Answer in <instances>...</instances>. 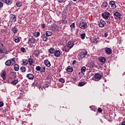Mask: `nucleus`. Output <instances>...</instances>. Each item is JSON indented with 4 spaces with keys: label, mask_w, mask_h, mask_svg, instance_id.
<instances>
[{
    "label": "nucleus",
    "mask_w": 125,
    "mask_h": 125,
    "mask_svg": "<svg viewBox=\"0 0 125 125\" xmlns=\"http://www.w3.org/2000/svg\"><path fill=\"white\" fill-rule=\"evenodd\" d=\"M52 36V32L50 31H47L45 32L42 33L41 38H42L43 42H47V40L48 39V37H51Z\"/></svg>",
    "instance_id": "1"
},
{
    "label": "nucleus",
    "mask_w": 125,
    "mask_h": 125,
    "mask_svg": "<svg viewBox=\"0 0 125 125\" xmlns=\"http://www.w3.org/2000/svg\"><path fill=\"white\" fill-rule=\"evenodd\" d=\"M79 27L82 30H84L87 28V23L85 21H80L79 24Z\"/></svg>",
    "instance_id": "2"
},
{
    "label": "nucleus",
    "mask_w": 125,
    "mask_h": 125,
    "mask_svg": "<svg viewBox=\"0 0 125 125\" xmlns=\"http://www.w3.org/2000/svg\"><path fill=\"white\" fill-rule=\"evenodd\" d=\"M114 16L116 20H121L123 18V15L119 12L114 13Z\"/></svg>",
    "instance_id": "3"
},
{
    "label": "nucleus",
    "mask_w": 125,
    "mask_h": 125,
    "mask_svg": "<svg viewBox=\"0 0 125 125\" xmlns=\"http://www.w3.org/2000/svg\"><path fill=\"white\" fill-rule=\"evenodd\" d=\"M75 42H76V40L74 41H69L68 42L66 45L68 48H72L74 45H75Z\"/></svg>",
    "instance_id": "4"
},
{
    "label": "nucleus",
    "mask_w": 125,
    "mask_h": 125,
    "mask_svg": "<svg viewBox=\"0 0 125 125\" xmlns=\"http://www.w3.org/2000/svg\"><path fill=\"white\" fill-rule=\"evenodd\" d=\"M86 55H87V51L83 49L82 51L80 53V58L83 59V58H84Z\"/></svg>",
    "instance_id": "5"
},
{
    "label": "nucleus",
    "mask_w": 125,
    "mask_h": 125,
    "mask_svg": "<svg viewBox=\"0 0 125 125\" xmlns=\"http://www.w3.org/2000/svg\"><path fill=\"white\" fill-rule=\"evenodd\" d=\"M110 15V14L108 12H104V13H102V16L104 18V19L107 20L108 18H109V16Z\"/></svg>",
    "instance_id": "6"
},
{
    "label": "nucleus",
    "mask_w": 125,
    "mask_h": 125,
    "mask_svg": "<svg viewBox=\"0 0 125 125\" xmlns=\"http://www.w3.org/2000/svg\"><path fill=\"white\" fill-rule=\"evenodd\" d=\"M9 17H10V21H11V22H13L14 23V22H16V15L14 14H11V15H10Z\"/></svg>",
    "instance_id": "7"
},
{
    "label": "nucleus",
    "mask_w": 125,
    "mask_h": 125,
    "mask_svg": "<svg viewBox=\"0 0 125 125\" xmlns=\"http://www.w3.org/2000/svg\"><path fill=\"white\" fill-rule=\"evenodd\" d=\"M104 50L106 54L108 55H110L111 53H112V49L109 47H105L104 48Z\"/></svg>",
    "instance_id": "8"
},
{
    "label": "nucleus",
    "mask_w": 125,
    "mask_h": 125,
    "mask_svg": "<svg viewBox=\"0 0 125 125\" xmlns=\"http://www.w3.org/2000/svg\"><path fill=\"white\" fill-rule=\"evenodd\" d=\"M94 77L96 81H100V80H101V78H102V75L100 73H96Z\"/></svg>",
    "instance_id": "9"
},
{
    "label": "nucleus",
    "mask_w": 125,
    "mask_h": 125,
    "mask_svg": "<svg viewBox=\"0 0 125 125\" xmlns=\"http://www.w3.org/2000/svg\"><path fill=\"white\" fill-rule=\"evenodd\" d=\"M105 25H106V22L101 20L99 23V26L100 28H104V27H105Z\"/></svg>",
    "instance_id": "10"
},
{
    "label": "nucleus",
    "mask_w": 125,
    "mask_h": 125,
    "mask_svg": "<svg viewBox=\"0 0 125 125\" xmlns=\"http://www.w3.org/2000/svg\"><path fill=\"white\" fill-rule=\"evenodd\" d=\"M109 5L111 6V8L113 9H115L116 7H117V5H116V3L115 1L111 0L109 1Z\"/></svg>",
    "instance_id": "11"
},
{
    "label": "nucleus",
    "mask_w": 125,
    "mask_h": 125,
    "mask_svg": "<svg viewBox=\"0 0 125 125\" xmlns=\"http://www.w3.org/2000/svg\"><path fill=\"white\" fill-rule=\"evenodd\" d=\"M50 29L54 32H57L58 31V26L56 24H53L50 27Z\"/></svg>",
    "instance_id": "12"
},
{
    "label": "nucleus",
    "mask_w": 125,
    "mask_h": 125,
    "mask_svg": "<svg viewBox=\"0 0 125 125\" xmlns=\"http://www.w3.org/2000/svg\"><path fill=\"white\" fill-rule=\"evenodd\" d=\"M54 54L56 57H60L61 56V52L59 50H56Z\"/></svg>",
    "instance_id": "13"
},
{
    "label": "nucleus",
    "mask_w": 125,
    "mask_h": 125,
    "mask_svg": "<svg viewBox=\"0 0 125 125\" xmlns=\"http://www.w3.org/2000/svg\"><path fill=\"white\" fill-rule=\"evenodd\" d=\"M26 78H27L28 80H34L35 76H34V74L32 73H29L26 75Z\"/></svg>",
    "instance_id": "14"
},
{
    "label": "nucleus",
    "mask_w": 125,
    "mask_h": 125,
    "mask_svg": "<svg viewBox=\"0 0 125 125\" xmlns=\"http://www.w3.org/2000/svg\"><path fill=\"white\" fill-rule=\"evenodd\" d=\"M1 77L3 80H5L6 79V71L2 70L1 73Z\"/></svg>",
    "instance_id": "15"
},
{
    "label": "nucleus",
    "mask_w": 125,
    "mask_h": 125,
    "mask_svg": "<svg viewBox=\"0 0 125 125\" xmlns=\"http://www.w3.org/2000/svg\"><path fill=\"white\" fill-rule=\"evenodd\" d=\"M36 42H37V40H36V39L34 38V37H31L28 39V42L30 43H36Z\"/></svg>",
    "instance_id": "16"
},
{
    "label": "nucleus",
    "mask_w": 125,
    "mask_h": 125,
    "mask_svg": "<svg viewBox=\"0 0 125 125\" xmlns=\"http://www.w3.org/2000/svg\"><path fill=\"white\" fill-rule=\"evenodd\" d=\"M12 32H13L14 34H17L18 32V29L17 28V27L16 26H15L12 28L11 29Z\"/></svg>",
    "instance_id": "17"
},
{
    "label": "nucleus",
    "mask_w": 125,
    "mask_h": 125,
    "mask_svg": "<svg viewBox=\"0 0 125 125\" xmlns=\"http://www.w3.org/2000/svg\"><path fill=\"white\" fill-rule=\"evenodd\" d=\"M44 63L45 66H46L47 67H48V68H49V67L51 66V64H50V62H49V61H48V60H45L44 61Z\"/></svg>",
    "instance_id": "18"
},
{
    "label": "nucleus",
    "mask_w": 125,
    "mask_h": 125,
    "mask_svg": "<svg viewBox=\"0 0 125 125\" xmlns=\"http://www.w3.org/2000/svg\"><path fill=\"white\" fill-rule=\"evenodd\" d=\"M99 61L102 63H105L106 62V58L104 57H100L99 58Z\"/></svg>",
    "instance_id": "19"
},
{
    "label": "nucleus",
    "mask_w": 125,
    "mask_h": 125,
    "mask_svg": "<svg viewBox=\"0 0 125 125\" xmlns=\"http://www.w3.org/2000/svg\"><path fill=\"white\" fill-rule=\"evenodd\" d=\"M13 2V0H5V3L7 4V5H11L12 4Z\"/></svg>",
    "instance_id": "20"
},
{
    "label": "nucleus",
    "mask_w": 125,
    "mask_h": 125,
    "mask_svg": "<svg viewBox=\"0 0 125 125\" xmlns=\"http://www.w3.org/2000/svg\"><path fill=\"white\" fill-rule=\"evenodd\" d=\"M48 52L49 53H50V54H54L55 52V49L51 47L49 50H48Z\"/></svg>",
    "instance_id": "21"
},
{
    "label": "nucleus",
    "mask_w": 125,
    "mask_h": 125,
    "mask_svg": "<svg viewBox=\"0 0 125 125\" xmlns=\"http://www.w3.org/2000/svg\"><path fill=\"white\" fill-rule=\"evenodd\" d=\"M34 54L36 57H39L40 55V51L35 50L34 52Z\"/></svg>",
    "instance_id": "22"
},
{
    "label": "nucleus",
    "mask_w": 125,
    "mask_h": 125,
    "mask_svg": "<svg viewBox=\"0 0 125 125\" xmlns=\"http://www.w3.org/2000/svg\"><path fill=\"white\" fill-rule=\"evenodd\" d=\"M14 40L15 41V42L16 43H18V42H20V38L18 36H15V37L14 38Z\"/></svg>",
    "instance_id": "23"
},
{
    "label": "nucleus",
    "mask_w": 125,
    "mask_h": 125,
    "mask_svg": "<svg viewBox=\"0 0 125 125\" xmlns=\"http://www.w3.org/2000/svg\"><path fill=\"white\" fill-rule=\"evenodd\" d=\"M10 75L12 78H14V79H16V77L17 76V75L16 74V72H11L10 73Z\"/></svg>",
    "instance_id": "24"
},
{
    "label": "nucleus",
    "mask_w": 125,
    "mask_h": 125,
    "mask_svg": "<svg viewBox=\"0 0 125 125\" xmlns=\"http://www.w3.org/2000/svg\"><path fill=\"white\" fill-rule=\"evenodd\" d=\"M40 35H41V34L39 32H35L33 34V35L34 37H35V38H39V37H40Z\"/></svg>",
    "instance_id": "25"
},
{
    "label": "nucleus",
    "mask_w": 125,
    "mask_h": 125,
    "mask_svg": "<svg viewBox=\"0 0 125 125\" xmlns=\"http://www.w3.org/2000/svg\"><path fill=\"white\" fill-rule=\"evenodd\" d=\"M28 62L30 65V66H32L33 65V63H34V60L33 59H28Z\"/></svg>",
    "instance_id": "26"
},
{
    "label": "nucleus",
    "mask_w": 125,
    "mask_h": 125,
    "mask_svg": "<svg viewBox=\"0 0 125 125\" xmlns=\"http://www.w3.org/2000/svg\"><path fill=\"white\" fill-rule=\"evenodd\" d=\"M11 61L8 60L5 63L6 66L9 67L11 65Z\"/></svg>",
    "instance_id": "27"
},
{
    "label": "nucleus",
    "mask_w": 125,
    "mask_h": 125,
    "mask_svg": "<svg viewBox=\"0 0 125 125\" xmlns=\"http://www.w3.org/2000/svg\"><path fill=\"white\" fill-rule=\"evenodd\" d=\"M28 60L27 59H23L22 60V64L24 66H27L28 65Z\"/></svg>",
    "instance_id": "28"
},
{
    "label": "nucleus",
    "mask_w": 125,
    "mask_h": 125,
    "mask_svg": "<svg viewBox=\"0 0 125 125\" xmlns=\"http://www.w3.org/2000/svg\"><path fill=\"white\" fill-rule=\"evenodd\" d=\"M44 72H45V66H44V65H42L40 72L44 73Z\"/></svg>",
    "instance_id": "29"
},
{
    "label": "nucleus",
    "mask_w": 125,
    "mask_h": 125,
    "mask_svg": "<svg viewBox=\"0 0 125 125\" xmlns=\"http://www.w3.org/2000/svg\"><path fill=\"white\" fill-rule=\"evenodd\" d=\"M15 71H19V65L16 64L14 65Z\"/></svg>",
    "instance_id": "30"
},
{
    "label": "nucleus",
    "mask_w": 125,
    "mask_h": 125,
    "mask_svg": "<svg viewBox=\"0 0 125 125\" xmlns=\"http://www.w3.org/2000/svg\"><path fill=\"white\" fill-rule=\"evenodd\" d=\"M73 67H71V66H68L67 67V72H73Z\"/></svg>",
    "instance_id": "31"
},
{
    "label": "nucleus",
    "mask_w": 125,
    "mask_h": 125,
    "mask_svg": "<svg viewBox=\"0 0 125 125\" xmlns=\"http://www.w3.org/2000/svg\"><path fill=\"white\" fill-rule=\"evenodd\" d=\"M108 5V2L105 1L103 2V4H102L103 7H104V8H106V7H107Z\"/></svg>",
    "instance_id": "32"
},
{
    "label": "nucleus",
    "mask_w": 125,
    "mask_h": 125,
    "mask_svg": "<svg viewBox=\"0 0 125 125\" xmlns=\"http://www.w3.org/2000/svg\"><path fill=\"white\" fill-rule=\"evenodd\" d=\"M20 70L22 73H25V72H26V67L25 66H21Z\"/></svg>",
    "instance_id": "33"
},
{
    "label": "nucleus",
    "mask_w": 125,
    "mask_h": 125,
    "mask_svg": "<svg viewBox=\"0 0 125 125\" xmlns=\"http://www.w3.org/2000/svg\"><path fill=\"white\" fill-rule=\"evenodd\" d=\"M11 83L12 84H14V85L17 84V83H18V80H13L11 82Z\"/></svg>",
    "instance_id": "34"
},
{
    "label": "nucleus",
    "mask_w": 125,
    "mask_h": 125,
    "mask_svg": "<svg viewBox=\"0 0 125 125\" xmlns=\"http://www.w3.org/2000/svg\"><path fill=\"white\" fill-rule=\"evenodd\" d=\"M81 73H84L86 71V67L85 66H82L81 69Z\"/></svg>",
    "instance_id": "35"
},
{
    "label": "nucleus",
    "mask_w": 125,
    "mask_h": 125,
    "mask_svg": "<svg viewBox=\"0 0 125 125\" xmlns=\"http://www.w3.org/2000/svg\"><path fill=\"white\" fill-rule=\"evenodd\" d=\"M84 84H85V82H80L78 84V86H83V85H84Z\"/></svg>",
    "instance_id": "36"
},
{
    "label": "nucleus",
    "mask_w": 125,
    "mask_h": 125,
    "mask_svg": "<svg viewBox=\"0 0 125 125\" xmlns=\"http://www.w3.org/2000/svg\"><path fill=\"white\" fill-rule=\"evenodd\" d=\"M80 37L82 40H84L85 39V33H83L81 34Z\"/></svg>",
    "instance_id": "37"
},
{
    "label": "nucleus",
    "mask_w": 125,
    "mask_h": 125,
    "mask_svg": "<svg viewBox=\"0 0 125 125\" xmlns=\"http://www.w3.org/2000/svg\"><path fill=\"white\" fill-rule=\"evenodd\" d=\"M91 66H92V68H98V65L95 64V63L92 62L91 64Z\"/></svg>",
    "instance_id": "38"
},
{
    "label": "nucleus",
    "mask_w": 125,
    "mask_h": 125,
    "mask_svg": "<svg viewBox=\"0 0 125 125\" xmlns=\"http://www.w3.org/2000/svg\"><path fill=\"white\" fill-rule=\"evenodd\" d=\"M16 5H17V6H18V7H21V6H22V3H21L19 1L17 2Z\"/></svg>",
    "instance_id": "39"
},
{
    "label": "nucleus",
    "mask_w": 125,
    "mask_h": 125,
    "mask_svg": "<svg viewBox=\"0 0 125 125\" xmlns=\"http://www.w3.org/2000/svg\"><path fill=\"white\" fill-rule=\"evenodd\" d=\"M59 81L62 83H65V80H64V79H63L62 78H59Z\"/></svg>",
    "instance_id": "40"
},
{
    "label": "nucleus",
    "mask_w": 125,
    "mask_h": 125,
    "mask_svg": "<svg viewBox=\"0 0 125 125\" xmlns=\"http://www.w3.org/2000/svg\"><path fill=\"white\" fill-rule=\"evenodd\" d=\"M42 69V67L40 66H37L36 67V70L37 71H40L41 72V70Z\"/></svg>",
    "instance_id": "41"
},
{
    "label": "nucleus",
    "mask_w": 125,
    "mask_h": 125,
    "mask_svg": "<svg viewBox=\"0 0 125 125\" xmlns=\"http://www.w3.org/2000/svg\"><path fill=\"white\" fill-rule=\"evenodd\" d=\"M58 2L60 3H65L66 2V0H57Z\"/></svg>",
    "instance_id": "42"
},
{
    "label": "nucleus",
    "mask_w": 125,
    "mask_h": 125,
    "mask_svg": "<svg viewBox=\"0 0 125 125\" xmlns=\"http://www.w3.org/2000/svg\"><path fill=\"white\" fill-rule=\"evenodd\" d=\"M93 42L94 43H97L98 42V40H97V38H94L93 39Z\"/></svg>",
    "instance_id": "43"
},
{
    "label": "nucleus",
    "mask_w": 125,
    "mask_h": 125,
    "mask_svg": "<svg viewBox=\"0 0 125 125\" xmlns=\"http://www.w3.org/2000/svg\"><path fill=\"white\" fill-rule=\"evenodd\" d=\"M21 52L24 53L26 52V49H25V48H24V47H21Z\"/></svg>",
    "instance_id": "44"
},
{
    "label": "nucleus",
    "mask_w": 125,
    "mask_h": 125,
    "mask_svg": "<svg viewBox=\"0 0 125 125\" xmlns=\"http://www.w3.org/2000/svg\"><path fill=\"white\" fill-rule=\"evenodd\" d=\"M70 27L71 28V29H73V28H76V26L75 25V22L72 23L70 25Z\"/></svg>",
    "instance_id": "45"
},
{
    "label": "nucleus",
    "mask_w": 125,
    "mask_h": 125,
    "mask_svg": "<svg viewBox=\"0 0 125 125\" xmlns=\"http://www.w3.org/2000/svg\"><path fill=\"white\" fill-rule=\"evenodd\" d=\"M33 86H37L38 85V81L35 80L34 83H33Z\"/></svg>",
    "instance_id": "46"
},
{
    "label": "nucleus",
    "mask_w": 125,
    "mask_h": 125,
    "mask_svg": "<svg viewBox=\"0 0 125 125\" xmlns=\"http://www.w3.org/2000/svg\"><path fill=\"white\" fill-rule=\"evenodd\" d=\"M4 48V47L3 46V44L2 43L0 42V49H3Z\"/></svg>",
    "instance_id": "47"
},
{
    "label": "nucleus",
    "mask_w": 125,
    "mask_h": 125,
    "mask_svg": "<svg viewBox=\"0 0 125 125\" xmlns=\"http://www.w3.org/2000/svg\"><path fill=\"white\" fill-rule=\"evenodd\" d=\"M70 49H71V48L65 47V52H69V51H70Z\"/></svg>",
    "instance_id": "48"
},
{
    "label": "nucleus",
    "mask_w": 125,
    "mask_h": 125,
    "mask_svg": "<svg viewBox=\"0 0 125 125\" xmlns=\"http://www.w3.org/2000/svg\"><path fill=\"white\" fill-rule=\"evenodd\" d=\"M41 27L42 29H45V23L42 24Z\"/></svg>",
    "instance_id": "49"
},
{
    "label": "nucleus",
    "mask_w": 125,
    "mask_h": 125,
    "mask_svg": "<svg viewBox=\"0 0 125 125\" xmlns=\"http://www.w3.org/2000/svg\"><path fill=\"white\" fill-rule=\"evenodd\" d=\"M3 7V3L0 1V8H2Z\"/></svg>",
    "instance_id": "50"
},
{
    "label": "nucleus",
    "mask_w": 125,
    "mask_h": 125,
    "mask_svg": "<svg viewBox=\"0 0 125 125\" xmlns=\"http://www.w3.org/2000/svg\"><path fill=\"white\" fill-rule=\"evenodd\" d=\"M11 61V62L12 63H15V59L13 58L12 59L10 60Z\"/></svg>",
    "instance_id": "51"
},
{
    "label": "nucleus",
    "mask_w": 125,
    "mask_h": 125,
    "mask_svg": "<svg viewBox=\"0 0 125 125\" xmlns=\"http://www.w3.org/2000/svg\"><path fill=\"white\" fill-rule=\"evenodd\" d=\"M49 85L48 84H44L43 85V87L44 88V87H48Z\"/></svg>",
    "instance_id": "52"
},
{
    "label": "nucleus",
    "mask_w": 125,
    "mask_h": 125,
    "mask_svg": "<svg viewBox=\"0 0 125 125\" xmlns=\"http://www.w3.org/2000/svg\"><path fill=\"white\" fill-rule=\"evenodd\" d=\"M106 23H107V25H110V24H111V21H110V18H109V20H108L106 21Z\"/></svg>",
    "instance_id": "53"
},
{
    "label": "nucleus",
    "mask_w": 125,
    "mask_h": 125,
    "mask_svg": "<svg viewBox=\"0 0 125 125\" xmlns=\"http://www.w3.org/2000/svg\"><path fill=\"white\" fill-rule=\"evenodd\" d=\"M98 111L99 112V113H102V109L100 107H99L98 108Z\"/></svg>",
    "instance_id": "54"
},
{
    "label": "nucleus",
    "mask_w": 125,
    "mask_h": 125,
    "mask_svg": "<svg viewBox=\"0 0 125 125\" xmlns=\"http://www.w3.org/2000/svg\"><path fill=\"white\" fill-rule=\"evenodd\" d=\"M51 76L50 75H48L47 77H46V79L47 80H51Z\"/></svg>",
    "instance_id": "55"
},
{
    "label": "nucleus",
    "mask_w": 125,
    "mask_h": 125,
    "mask_svg": "<svg viewBox=\"0 0 125 125\" xmlns=\"http://www.w3.org/2000/svg\"><path fill=\"white\" fill-rule=\"evenodd\" d=\"M73 3V1H71L67 5V6H71L72 5V4Z\"/></svg>",
    "instance_id": "56"
},
{
    "label": "nucleus",
    "mask_w": 125,
    "mask_h": 125,
    "mask_svg": "<svg viewBox=\"0 0 125 125\" xmlns=\"http://www.w3.org/2000/svg\"><path fill=\"white\" fill-rule=\"evenodd\" d=\"M3 106V102H0V107H2Z\"/></svg>",
    "instance_id": "57"
},
{
    "label": "nucleus",
    "mask_w": 125,
    "mask_h": 125,
    "mask_svg": "<svg viewBox=\"0 0 125 125\" xmlns=\"http://www.w3.org/2000/svg\"><path fill=\"white\" fill-rule=\"evenodd\" d=\"M3 53V49H0V54Z\"/></svg>",
    "instance_id": "58"
},
{
    "label": "nucleus",
    "mask_w": 125,
    "mask_h": 125,
    "mask_svg": "<svg viewBox=\"0 0 125 125\" xmlns=\"http://www.w3.org/2000/svg\"><path fill=\"white\" fill-rule=\"evenodd\" d=\"M76 63H77V61L74 60L72 62V65H75Z\"/></svg>",
    "instance_id": "59"
},
{
    "label": "nucleus",
    "mask_w": 125,
    "mask_h": 125,
    "mask_svg": "<svg viewBox=\"0 0 125 125\" xmlns=\"http://www.w3.org/2000/svg\"><path fill=\"white\" fill-rule=\"evenodd\" d=\"M108 37V33H104V37L107 38Z\"/></svg>",
    "instance_id": "60"
},
{
    "label": "nucleus",
    "mask_w": 125,
    "mask_h": 125,
    "mask_svg": "<svg viewBox=\"0 0 125 125\" xmlns=\"http://www.w3.org/2000/svg\"><path fill=\"white\" fill-rule=\"evenodd\" d=\"M123 42V40H119V44H121Z\"/></svg>",
    "instance_id": "61"
},
{
    "label": "nucleus",
    "mask_w": 125,
    "mask_h": 125,
    "mask_svg": "<svg viewBox=\"0 0 125 125\" xmlns=\"http://www.w3.org/2000/svg\"><path fill=\"white\" fill-rule=\"evenodd\" d=\"M122 125H125V122L124 121L122 123Z\"/></svg>",
    "instance_id": "62"
},
{
    "label": "nucleus",
    "mask_w": 125,
    "mask_h": 125,
    "mask_svg": "<svg viewBox=\"0 0 125 125\" xmlns=\"http://www.w3.org/2000/svg\"><path fill=\"white\" fill-rule=\"evenodd\" d=\"M39 89H40V90H42V86H40L39 87Z\"/></svg>",
    "instance_id": "63"
},
{
    "label": "nucleus",
    "mask_w": 125,
    "mask_h": 125,
    "mask_svg": "<svg viewBox=\"0 0 125 125\" xmlns=\"http://www.w3.org/2000/svg\"><path fill=\"white\" fill-rule=\"evenodd\" d=\"M1 1H2L3 2H5V0H0Z\"/></svg>",
    "instance_id": "64"
}]
</instances>
